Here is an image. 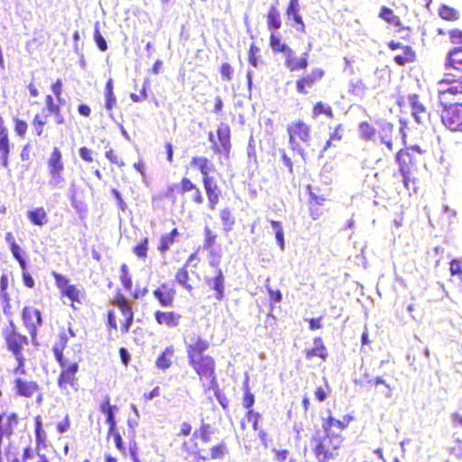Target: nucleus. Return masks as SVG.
Instances as JSON below:
<instances>
[{"mask_svg":"<svg viewBox=\"0 0 462 462\" xmlns=\"http://www.w3.org/2000/svg\"><path fill=\"white\" fill-rule=\"evenodd\" d=\"M187 363L205 392L218 389L217 359L208 353L210 342L199 334L184 339Z\"/></svg>","mask_w":462,"mask_h":462,"instance_id":"f257e3e1","label":"nucleus"},{"mask_svg":"<svg viewBox=\"0 0 462 462\" xmlns=\"http://www.w3.org/2000/svg\"><path fill=\"white\" fill-rule=\"evenodd\" d=\"M354 420L355 418L351 414H346L341 420H337L331 412L322 419L323 431L316 430L310 439V449L317 462H330L336 459L345 437L341 433L335 432L333 428L344 430Z\"/></svg>","mask_w":462,"mask_h":462,"instance_id":"f03ea898","label":"nucleus"},{"mask_svg":"<svg viewBox=\"0 0 462 462\" xmlns=\"http://www.w3.org/2000/svg\"><path fill=\"white\" fill-rule=\"evenodd\" d=\"M73 337L74 333L70 328H60L58 340L52 346L54 358L60 367L57 385L64 394H70L71 391L76 392L79 389L77 374L80 358L79 356L70 358L64 353L69 338Z\"/></svg>","mask_w":462,"mask_h":462,"instance_id":"7ed1b4c3","label":"nucleus"},{"mask_svg":"<svg viewBox=\"0 0 462 462\" xmlns=\"http://www.w3.org/2000/svg\"><path fill=\"white\" fill-rule=\"evenodd\" d=\"M213 430L208 423H201L199 428L193 430L189 421H182L176 436L181 438L180 449L189 457H196V462H206V457L201 456L205 450L204 446L211 441Z\"/></svg>","mask_w":462,"mask_h":462,"instance_id":"20e7f679","label":"nucleus"},{"mask_svg":"<svg viewBox=\"0 0 462 462\" xmlns=\"http://www.w3.org/2000/svg\"><path fill=\"white\" fill-rule=\"evenodd\" d=\"M396 161L405 189L414 193L420 188L419 165L422 162L421 152L415 146L400 150Z\"/></svg>","mask_w":462,"mask_h":462,"instance_id":"39448f33","label":"nucleus"},{"mask_svg":"<svg viewBox=\"0 0 462 462\" xmlns=\"http://www.w3.org/2000/svg\"><path fill=\"white\" fill-rule=\"evenodd\" d=\"M163 197L172 204H180L182 208L189 202L195 205L204 202L200 188L188 177H182L178 183L167 185Z\"/></svg>","mask_w":462,"mask_h":462,"instance_id":"423d86ee","label":"nucleus"},{"mask_svg":"<svg viewBox=\"0 0 462 462\" xmlns=\"http://www.w3.org/2000/svg\"><path fill=\"white\" fill-rule=\"evenodd\" d=\"M3 337L6 349L12 353L16 360V365L13 368L14 374H24L25 370V353L30 347V340L27 336L21 334L13 320H10V326L3 330Z\"/></svg>","mask_w":462,"mask_h":462,"instance_id":"0eeeda50","label":"nucleus"},{"mask_svg":"<svg viewBox=\"0 0 462 462\" xmlns=\"http://www.w3.org/2000/svg\"><path fill=\"white\" fill-rule=\"evenodd\" d=\"M286 131L290 148L297 152L304 161L317 152V148L311 144V126L309 124L299 119L289 124Z\"/></svg>","mask_w":462,"mask_h":462,"instance_id":"6e6552de","label":"nucleus"},{"mask_svg":"<svg viewBox=\"0 0 462 462\" xmlns=\"http://www.w3.org/2000/svg\"><path fill=\"white\" fill-rule=\"evenodd\" d=\"M190 164L200 172L208 208L211 210L215 209L220 199L221 189L217 181L209 175L210 172L215 171L214 163L205 156H193Z\"/></svg>","mask_w":462,"mask_h":462,"instance_id":"1a4fd4ad","label":"nucleus"},{"mask_svg":"<svg viewBox=\"0 0 462 462\" xmlns=\"http://www.w3.org/2000/svg\"><path fill=\"white\" fill-rule=\"evenodd\" d=\"M55 285L58 288L60 297L67 298L69 300V306L73 310H78L77 305H81L85 297V290L76 284H70L69 279L57 272L52 273Z\"/></svg>","mask_w":462,"mask_h":462,"instance_id":"9d476101","label":"nucleus"},{"mask_svg":"<svg viewBox=\"0 0 462 462\" xmlns=\"http://www.w3.org/2000/svg\"><path fill=\"white\" fill-rule=\"evenodd\" d=\"M441 124L450 132L462 133V103L439 104Z\"/></svg>","mask_w":462,"mask_h":462,"instance_id":"9b49d317","label":"nucleus"},{"mask_svg":"<svg viewBox=\"0 0 462 462\" xmlns=\"http://www.w3.org/2000/svg\"><path fill=\"white\" fill-rule=\"evenodd\" d=\"M409 104L411 108V115L414 120L422 125L430 123V113L427 107L420 102V97L417 94L398 95L396 98V105L400 108L405 107Z\"/></svg>","mask_w":462,"mask_h":462,"instance_id":"f8f14e48","label":"nucleus"},{"mask_svg":"<svg viewBox=\"0 0 462 462\" xmlns=\"http://www.w3.org/2000/svg\"><path fill=\"white\" fill-rule=\"evenodd\" d=\"M110 304L117 308L123 316L120 322V330L127 334L134 323V311L131 300L120 291H117L109 300Z\"/></svg>","mask_w":462,"mask_h":462,"instance_id":"ddd939ff","label":"nucleus"},{"mask_svg":"<svg viewBox=\"0 0 462 462\" xmlns=\"http://www.w3.org/2000/svg\"><path fill=\"white\" fill-rule=\"evenodd\" d=\"M216 142L212 132L208 133V141L211 143V149L216 154H222L226 159L229 158L231 151V130L227 124L221 123L217 129Z\"/></svg>","mask_w":462,"mask_h":462,"instance_id":"4468645a","label":"nucleus"},{"mask_svg":"<svg viewBox=\"0 0 462 462\" xmlns=\"http://www.w3.org/2000/svg\"><path fill=\"white\" fill-rule=\"evenodd\" d=\"M48 174L50 177V184L58 187L63 182L64 178L62 173L64 171V162L62 152L58 147H53L51 152L47 160Z\"/></svg>","mask_w":462,"mask_h":462,"instance_id":"2eb2a0df","label":"nucleus"},{"mask_svg":"<svg viewBox=\"0 0 462 462\" xmlns=\"http://www.w3.org/2000/svg\"><path fill=\"white\" fill-rule=\"evenodd\" d=\"M19 423L16 412H0V462H4L2 447L4 439H10L15 433Z\"/></svg>","mask_w":462,"mask_h":462,"instance_id":"dca6fc26","label":"nucleus"},{"mask_svg":"<svg viewBox=\"0 0 462 462\" xmlns=\"http://www.w3.org/2000/svg\"><path fill=\"white\" fill-rule=\"evenodd\" d=\"M200 262L198 250L190 254L186 262L176 271L174 280L177 284L184 288L188 292H191L194 286L189 282V267H197Z\"/></svg>","mask_w":462,"mask_h":462,"instance_id":"f3484780","label":"nucleus"},{"mask_svg":"<svg viewBox=\"0 0 462 462\" xmlns=\"http://www.w3.org/2000/svg\"><path fill=\"white\" fill-rule=\"evenodd\" d=\"M325 77L322 68H312L310 73L302 74L295 80V89L299 94L306 95L317 83Z\"/></svg>","mask_w":462,"mask_h":462,"instance_id":"a211bd4d","label":"nucleus"},{"mask_svg":"<svg viewBox=\"0 0 462 462\" xmlns=\"http://www.w3.org/2000/svg\"><path fill=\"white\" fill-rule=\"evenodd\" d=\"M212 259L209 263L213 267H217L216 274L213 278L208 279L207 283L215 291L214 297L217 300H222L225 297V276L219 265V256L211 253Z\"/></svg>","mask_w":462,"mask_h":462,"instance_id":"6ab92c4d","label":"nucleus"},{"mask_svg":"<svg viewBox=\"0 0 462 462\" xmlns=\"http://www.w3.org/2000/svg\"><path fill=\"white\" fill-rule=\"evenodd\" d=\"M387 46L393 51H400L393 56V60L395 64L399 66H405L407 64L413 63L416 60V52L412 47L403 45L395 41H390L387 43Z\"/></svg>","mask_w":462,"mask_h":462,"instance_id":"aec40b11","label":"nucleus"},{"mask_svg":"<svg viewBox=\"0 0 462 462\" xmlns=\"http://www.w3.org/2000/svg\"><path fill=\"white\" fill-rule=\"evenodd\" d=\"M22 319L32 339L34 340L37 337V329L42 324L41 311L32 306H25L22 311Z\"/></svg>","mask_w":462,"mask_h":462,"instance_id":"412c9836","label":"nucleus"},{"mask_svg":"<svg viewBox=\"0 0 462 462\" xmlns=\"http://www.w3.org/2000/svg\"><path fill=\"white\" fill-rule=\"evenodd\" d=\"M152 296L160 307L170 309L174 306L176 290L168 282H162L152 291Z\"/></svg>","mask_w":462,"mask_h":462,"instance_id":"4be33fe9","label":"nucleus"},{"mask_svg":"<svg viewBox=\"0 0 462 462\" xmlns=\"http://www.w3.org/2000/svg\"><path fill=\"white\" fill-rule=\"evenodd\" d=\"M439 84H447L448 87L438 90V100L439 104L451 103L449 96L462 94V79L444 78L439 81Z\"/></svg>","mask_w":462,"mask_h":462,"instance_id":"5701e85b","label":"nucleus"},{"mask_svg":"<svg viewBox=\"0 0 462 462\" xmlns=\"http://www.w3.org/2000/svg\"><path fill=\"white\" fill-rule=\"evenodd\" d=\"M154 320L157 325L174 328L180 326L182 315L174 310H157L153 313Z\"/></svg>","mask_w":462,"mask_h":462,"instance_id":"b1692460","label":"nucleus"},{"mask_svg":"<svg viewBox=\"0 0 462 462\" xmlns=\"http://www.w3.org/2000/svg\"><path fill=\"white\" fill-rule=\"evenodd\" d=\"M284 66L291 72L305 70L309 66V53L304 52L299 57L290 49L284 57Z\"/></svg>","mask_w":462,"mask_h":462,"instance_id":"393cba45","label":"nucleus"},{"mask_svg":"<svg viewBox=\"0 0 462 462\" xmlns=\"http://www.w3.org/2000/svg\"><path fill=\"white\" fill-rule=\"evenodd\" d=\"M307 189H308V195H309L308 208H309L310 215L314 220L319 219L324 215V213L326 211L325 202L327 199L322 195L319 196V195L315 194L310 189V186H308Z\"/></svg>","mask_w":462,"mask_h":462,"instance_id":"a878e982","label":"nucleus"},{"mask_svg":"<svg viewBox=\"0 0 462 462\" xmlns=\"http://www.w3.org/2000/svg\"><path fill=\"white\" fill-rule=\"evenodd\" d=\"M14 384L15 394L25 398H32L40 391V386L36 382L22 377L15 378Z\"/></svg>","mask_w":462,"mask_h":462,"instance_id":"bb28decb","label":"nucleus"},{"mask_svg":"<svg viewBox=\"0 0 462 462\" xmlns=\"http://www.w3.org/2000/svg\"><path fill=\"white\" fill-rule=\"evenodd\" d=\"M328 356V351L320 337L313 338V346L305 350V357L309 361L315 358L319 359L321 363L325 362Z\"/></svg>","mask_w":462,"mask_h":462,"instance_id":"cd10ccee","label":"nucleus"},{"mask_svg":"<svg viewBox=\"0 0 462 462\" xmlns=\"http://www.w3.org/2000/svg\"><path fill=\"white\" fill-rule=\"evenodd\" d=\"M99 411L106 416V422L108 424V433L113 432L114 429H116L115 414L119 411L118 406L112 404L110 397L106 396L99 404Z\"/></svg>","mask_w":462,"mask_h":462,"instance_id":"c85d7f7f","label":"nucleus"},{"mask_svg":"<svg viewBox=\"0 0 462 462\" xmlns=\"http://www.w3.org/2000/svg\"><path fill=\"white\" fill-rule=\"evenodd\" d=\"M180 234L177 227L172 228L169 233L161 235L157 243V250L162 256H165L173 245L179 239Z\"/></svg>","mask_w":462,"mask_h":462,"instance_id":"c756f323","label":"nucleus"},{"mask_svg":"<svg viewBox=\"0 0 462 462\" xmlns=\"http://www.w3.org/2000/svg\"><path fill=\"white\" fill-rule=\"evenodd\" d=\"M445 68L462 71V46L453 48L448 52Z\"/></svg>","mask_w":462,"mask_h":462,"instance_id":"7c9ffc66","label":"nucleus"},{"mask_svg":"<svg viewBox=\"0 0 462 462\" xmlns=\"http://www.w3.org/2000/svg\"><path fill=\"white\" fill-rule=\"evenodd\" d=\"M368 391L381 397L388 398L392 395V388L381 378L369 382Z\"/></svg>","mask_w":462,"mask_h":462,"instance_id":"2f4dec72","label":"nucleus"},{"mask_svg":"<svg viewBox=\"0 0 462 462\" xmlns=\"http://www.w3.org/2000/svg\"><path fill=\"white\" fill-rule=\"evenodd\" d=\"M175 349L172 346H166L163 351L159 355L155 361V365L159 369L166 370L171 367L173 361Z\"/></svg>","mask_w":462,"mask_h":462,"instance_id":"473e14b6","label":"nucleus"},{"mask_svg":"<svg viewBox=\"0 0 462 462\" xmlns=\"http://www.w3.org/2000/svg\"><path fill=\"white\" fill-rule=\"evenodd\" d=\"M27 217L32 224L38 226H42L49 221L48 214L42 207L29 210L27 212Z\"/></svg>","mask_w":462,"mask_h":462,"instance_id":"72a5a7b5","label":"nucleus"},{"mask_svg":"<svg viewBox=\"0 0 462 462\" xmlns=\"http://www.w3.org/2000/svg\"><path fill=\"white\" fill-rule=\"evenodd\" d=\"M46 108L50 115H52L56 118L58 125H62L65 122L63 116L61 115V108L60 104L55 103L54 98L51 95L45 97Z\"/></svg>","mask_w":462,"mask_h":462,"instance_id":"f704fd0d","label":"nucleus"},{"mask_svg":"<svg viewBox=\"0 0 462 462\" xmlns=\"http://www.w3.org/2000/svg\"><path fill=\"white\" fill-rule=\"evenodd\" d=\"M267 25L271 31L278 30L282 27V18L279 9L275 5L270 6L267 14Z\"/></svg>","mask_w":462,"mask_h":462,"instance_id":"c9c22d12","label":"nucleus"},{"mask_svg":"<svg viewBox=\"0 0 462 462\" xmlns=\"http://www.w3.org/2000/svg\"><path fill=\"white\" fill-rule=\"evenodd\" d=\"M48 114L37 113L32 121V126L36 136L41 137L44 134V126L48 123Z\"/></svg>","mask_w":462,"mask_h":462,"instance_id":"e433bc0d","label":"nucleus"},{"mask_svg":"<svg viewBox=\"0 0 462 462\" xmlns=\"http://www.w3.org/2000/svg\"><path fill=\"white\" fill-rule=\"evenodd\" d=\"M219 218L222 222L224 231L226 233L230 232L236 223L232 210L229 208H223L219 211Z\"/></svg>","mask_w":462,"mask_h":462,"instance_id":"4c0bfd02","label":"nucleus"},{"mask_svg":"<svg viewBox=\"0 0 462 462\" xmlns=\"http://www.w3.org/2000/svg\"><path fill=\"white\" fill-rule=\"evenodd\" d=\"M342 131L343 127L342 125H337L333 132L329 134L328 140L325 143V144L320 147L317 148V152L319 156L323 154L332 144L334 142H340L342 140Z\"/></svg>","mask_w":462,"mask_h":462,"instance_id":"58836bf2","label":"nucleus"},{"mask_svg":"<svg viewBox=\"0 0 462 462\" xmlns=\"http://www.w3.org/2000/svg\"><path fill=\"white\" fill-rule=\"evenodd\" d=\"M105 107L106 110L111 111L116 106V98L114 95V80L109 78L105 86Z\"/></svg>","mask_w":462,"mask_h":462,"instance_id":"ea45409f","label":"nucleus"},{"mask_svg":"<svg viewBox=\"0 0 462 462\" xmlns=\"http://www.w3.org/2000/svg\"><path fill=\"white\" fill-rule=\"evenodd\" d=\"M312 118H316L320 115L326 116L329 119L334 118V112L331 106L321 101L316 102L312 106Z\"/></svg>","mask_w":462,"mask_h":462,"instance_id":"a19ab883","label":"nucleus"},{"mask_svg":"<svg viewBox=\"0 0 462 462\" xmlns=\"http://www.w3.org/2000/svg\"><path fill=\"white\" fill-rule=\"evenodd\" d=\"M34 431H35V441L38 448L46 447V433L43 430L42 421L41 416L34 418Z\"/></svg>","mask_w":462,"mask_h":462,"instance_id":"79ce46f5","label":"nucleus"},{"mask_svg":"<svg viewBox=\"0 0 462 462\" xmlns=\"http://www.w3.org/2000/svg\"><path fill=\"white\" fill-rule=\"evenodd\" d=\"M228 453V448L224 440L219 441L209 448V457L213 460L222 459Z\"/></svg>","mask_w":462,"mask_h":462,"instance_id":"37998d69","label":"nucleus"},{"mask_svg":"<svg viewBox=\"0 0 462 462\" xmlns=\"http://www.w3.org/2000/svg\"><path fill=\"white\" fill-rule=\"evenodd\" d=\"M358 132L365 141L373 140L376 134L375 128L368 122H361L358 125Z\"/></svg>","mask_w":462,"mask_h":462,"instance_id":"c03bdc74","label":"nucleus"},{"mask_svg":"<svg viewBox=\"0 0 462 462\" xmlns=\"http://www.w3.org/2000/svg\"><path fill=\"white\" fill-rule=\"evenodd\" d=\"M217 235L209 227H204V242L203 246L207 251H211L217 244Z\"/></svg>","mask_w":462,"mask_h":462,"instance_id":"a18cd8bd","label":"nucleus"},{"mask_svg":"<svg viewBox=\"0 0 462 462\" xmlns=\"http://www.w3.org/2000/svg\"><path fill=\"white\" fill-rule=\"evenodd\" d=\"M149 250V238L143 237L141 241L133 247V253L142 260H145L148 256Z\"/></svg>","mask_w":462,"mask_h":462,"instance_id":"49530a36","label":"nucleus"},{"mask_svg":"<svg viewBox=\"0 0 462 462\" xmlns=\"http://www.w3.org/2000/svg\"><path fill=\"white\" fill-rule=\"evenodd\" d=\"M379 16L383 20H384L385 22H387L391 24H393L395 26L401 25L400 18L394 14L393 11L391 8H389L387 6H383L380 9Z\"/></svg>","mask_w":462,"mask_h":462,"instance_id":"de8ad7c7","label":"nucleus"},{"mask_svg":"<svg viewBox=\"0 0 462 462\" xmlns=\"http://www.w3.org/2000/svg\"><path fill=\"white\" fill-rule=\"evenodd\" d=\"M121 274H120V282L124 287V289L127 291H131L133 289V280L130 274L128 266L124 263L120 267Z\"/></svg>","mask_w":462,"mask_h":462,"instance_id":"09e8293b","label":"nucleus"},{"mask_svg":"<svg viewBox=\"0 0 462 462\" xmlns=\"http://www.w3.org/2000/svg\"><path fill=\"white\" fill-rule=\"evenodd\" d=\"M270 47L272 50L276 53H284L291 49L289 46H287L285 43H282L279 37L275 35V33L271 32L270 34Z\"/></svg>","mask_w":462,"mask_h":462,"instance_id":"8fccbe9b","label":"nucleus"},{"mask_svg":"<svg viewBox=\"0 0 462 462\" xmlns=\"http://www.w3.org/2000/svg\"><path fill=\"white\" fill-rule=\"evenodd\" d=\"M450 462H462V441L456 439L449 449Z\"/></svg>","mask_w":462,"mask_h":462,"instance_id":"3c124183","label":"nucleus"},{"mask_svg":"<svg viewBox=\"0 0 462 462\" xmlns=\"http://www.w3.org/2000/svg\"><path fill=\"white\" fill-rule=\"evenodd\" d=\"M243 406L249 410H253L252 407L254 404V394L251 392L248 383H245L243 385Z\"/></svg>","mask_w":462,"mask_h":462,"instance_id":"603ef678","label":"nucleus"},{"mask_svg":"<svg viewBox=\"0 0 462 462\" xmlns=\"http://www.w3.org/2000/svg\"><path fill=\"white\" fill-rule=\"evenodd\" d=\"M439 14L442 19L447 21H456L459 18L458 12L448 5L440 6Z\"/></svg>","mask_w":462,"mask_h":462,"instance_id":"864d4df0","label":"nucleus"},{"mask_svg":"<svg viewBox=\"0 0 462 462\" xmlns=\"http://www.w3.org/2000/svg\"><path fill=\"white\" fill-rule=\"evenodd\" d=\"M270 223L273 229L275 230V238L278 242V245L281 250H283L285 247V242L282 223L276 220H271Z\"/></svg>","mask_w":462,"mask_h":462,"instance_id":"5fc2aeb1","label":"nucleus"},{"mask_svg":"<svg viewBox=\"0 0 462 462\" xmlns=\"http://www.w3.org/2000/svg\"><path fill=\"white\" fill-rule=\"evenodd\" d=\"M449 273L453 277H457L462 282V260L452 259L449 262Z\"/></svg>","mask_w":462,"mask_h":462,"instance_id":"6e6d98bb","label":"nucleus"},{"mask_svg":"<svg viewBox=\"0 0 462 462\" xmlns=\"http://www.w3.org/2000/svg\"><path fill=\"white\" fill-rule=\"evenodd\" d=\"M245 417L248 420V421L252 422V427L254 430H259V420L262 417L261 414L254 410H249L246 411Z\"/></svg>","mask_w":462,"mask_h":462,"instance_id":"4d7b16f0","label":"nucleus"},{"mask_svg":"<svg viewBox=\"0 0 462 462\" xmlns=\"http://www.w3.org/2000/svg\"><path fill=\"white\" fill-rule=\"evenodd\" d=\"M330 387L328 383L326 382L325 386H319L315 389L314 394L316 400L319 402H322L326 400L327 396L330 393Z\"/></svg>","mask_w":462,"mask_h":462,"instance_id":"13d9d810","label":"nucleus"},{"mask_svg":"<svg viewBox=\"0 0 462 462\" xmlns=\"http://www.w3.org/2000/svg\"><path fill=\"white\" fill-rule=\"evenodd\" d=\"M14 131H15L16 134L21 137H24V135L26 134V132L28 130L27 123L18 117L14 118Z\"/></svg>","mask_w":462,"mask_h":462,"instance_id":"bf43d9fd","label":"nucleus"},{"mask_svg":"<svg viewBox=\"0 0 462 462\" xmlns=\"http://www.w3.org/2000/svg\"><path fill=\"white\" fill-rule=\"evenodd\" d=\"M219 72L221 74V78L225 81H231L233 79V68L227 63L224 62L221 64L219 68Z\"/></svg>","mask_w":462,"mask_h":462,"instance_id":"052dcab7","label":"nucleus"},{"mask_svg":"<svg viewBox=\"0 0 462 462\" xmlns=\"http://www.w3.org/2000/svg\"><path fill=\"white\" fill-rule=\"evenodd\" d=\"M106 158L112 163L117 165L119 168H122L125 165L124 160H122L113 149H110L105 153Z\"/></svg>","mask_w":462,"mask_h":462,"instance_id":"680f3d73","label":"nucleus"},{"mask_svg":"<svg viewBox=\"0 0 462 462\" xmlns=\"http://www.w3.org/2000/svg\"><path fill=\"white\" fill-rule=\"evenodd\" d=\"M51 89L53 92L56 98L60 103H62L64 100L61 98L62 91H63V82L60 79H56L51 85Z\"/></svg>","mask_w":462,"mask_h":462,"instance_id":"e2e57ef3","label":"nucleus"},{"mask_svg":"<svg viewBox=\"0 0 462 462\" xmlns=\"http://www.w3.org/2000/svg\"><path fill=\"white\" fill-rule=\"evenodd\" d=\"M259 48L255 44H251L248 51V62L254 68L258 66Z\"/></svg>","mask_w":462,"mask_h":462,"instance_id":"0e129e2a","label":"nucleus"},{"mask_svg":"<svg viewBox=\"0 0 462 462\" xmlns=\"http://www.w3.org/2000/svg\"><path fill=\"white\" fill-rule=\"evenodd\" d=\"M106 327L109 329L117 330L119 326L116 319V311L114 309L109 310L106 314Z\"/></svg>","mask_w":462,"mask_h":462,"instance_id":"69168bd1","label":"nucleus"},{"mask_svg":"<svg viewBox=\"0 0 462 462\" xmlns=\"http://www.w3.org/2000/svg\"><path fill=\"white\" fill-rule=\"evenodd\" d=\"M94 39H95L97 48L101 51H106L107 50L106 42L97 27H96V29L94 31Z\"/></svg>","mask_w":462,"mask_h":462,"instance_id":"338daca9","label":"nucleus"},{"mask_svg":"<svg viewBox=\"0 0 462 462\" xmlns=\"http://www.w3.org/2000/svg\"><path fill=\"white\" fill-rule=\"evenodd\" d=\"M110 436H112L114 438L116 448L122 454H125V447L124 446L123 439H122L121 435L119 434V432L116 430V429H114V431L111 432V433L107 432V437H110Z\"/></svg>","mask_w":462,"mask_h":462,"instance_id":"774afa93","label":"nucleus"}]
</instances>
